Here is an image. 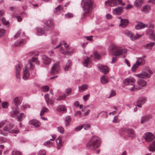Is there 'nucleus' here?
<instances>
[{"mask_svg": "<svg viewBox=\"0 0 155 155\" xmlns=\"http://www.w3.org/2000/svg\"><path fill=\"white\" fill-rule=\"evenodd\" d=\"M23 116V114L22 113H21L20 114V116L19 117L18 116L17 117V118L18 121H21L22 119Z\"/></svg>", "mask_w": 155, "mask_h": 155, "instance_id": "62", "label": "nucleus"}, {"mask_svg": "<svg viewBox=\"0 0 155 155\" xmlns=\"http://www.w3.org/2000/svg\"><path fill=\"white\" fill-rule=\"evenodd\" d=\"M147 100L146 97H142L138 99L137 101V106L138 107L141 108L142 105L145 104Z\"/></svg>", "mask_w": 155, "mask_h": 155, "instance_id": "12", "label": "nucleus"}, {"mask_svg": "<svg viewBox=\"0 0 155 155\" xmlns=\"http://www.w3.org/2000/svg\"><path fill=\"white\" fill-rule=\"evenodd\" d=\"M45 25L48 28L49 27H52L53 26V23L52 21L49 20L47 21L45 23Z\"/></svg>", "mask_w": 155, "mask_h": 155, "instance_id": "36", "label": "nucleus"}, {"mask_svg": "<svg viewBox=\"0 0 155 155\" xmlns=\"http://www.w3.org/2000/svg\"><path fill=\"white\" fill-rule=\"evenodd\" d=\"M94 55L95 58L97 59H99L100 58V55L96 51H94Z\"/></svg>", "mask_w": 155, "mask_h": 155, "instance_id": "56", "label": "nucleus"}, {"mask_svg": "<svg viewBox=\"0 0 155 155\" xmlns=\"http://www.w3.org/2000/svg\"><path fill=\"white\" fill-rule=\"evenodd\" d=\"M135 81V79L131 77L125 79L123 81V83L125 85H133V83Z\"/></svg>", "mask_w": 155, "mask_h": 155, "instance_id": "11", "label": "nucleus"}, {"mask_svg": "<svg viewBox=\"0 0 155 155\" xmlns=\"http://www.w3.org/2000/svg\"><path fill=\"white\" fill-rule=\"evenodd\" d=\"M110 48L112 52V54L114 56H119L123 53V49L114 45H112L110 46Z\"/></svg>", "mask_w": 155, "mask_h": 155, "instance_id": "3", "label": "nucleus"}, {"mask_svg": "<svg viewBox=\"0 0 155 155\" xmlns=\"http://www.w3.org/2000/svg\"><path fill=\"white\" fill-rule=\"evenodd\" d=\"M46 103L48 104H51V105H53L54 104V101L51 99H48L47 101H46Z\"/></svg>", "mask_w": 155, "mask_h": 155, "instance_id": "58", "label": "nucleus"}, {"mask_svg": "<svg viewBox=\"0 0 155 155\" xmlns=\"http://www.w3.org/2000/svg\"><path fill=\"white\" fill-rule=\"evenodd\" d=\"M14 102L15 106L17 107L21 103V102L19 99L18 97H16L14 100Z\"/></svg>", "mask_w": 155, "mask_h": 155, "instance_id": "39", "label": "nucleus"}, {"mask_svg": "<svg viewBox=\"0 0 155 155\" xmlns=\"http://www.w3.org/2000/svg\"><path fill=\"white\" fill-rule=\"evenodd\" d=\"M71 120V117L70 116H68L65 117L64 121L66 127H67L70 125Z\"/></svg>", "mask_w": 155, "mask_h": 155, "instance_id": "29", "label": "nucleus"}, {"mask_svg": "<svg viewBox=\"0 0 155 155\" xmlns=\"http://www.w3.org/2000/svg\"><path fill=\"white\" fill-rule=\"evenodd\" d=\"M62 10L61 6V5H58L57 7L55 8L54 9V12L56 14H58L60 13V11Z\"/></svg>", "mask_w": 155, "mask_h": 155, "instance_id": "34", "label": "nucleus"}, {"mask_svg": "<svg viewBox=\"0 0 155 155\" xmlns=\"http://www.w3.org/2000/svg\"><path fill=\"white\" fill-rule=\"evenodd\" d=\"M2 22L3 24L5 25H9V22L8 21H6L5 18L4 17H3L1 19Z\"/></svg>", "mask_w": 155, "mask_h": 155, "instance_id": "47", "label": "nucleus"}, {"mask_svg": "<svg viewBox=\"0 0 155 155\" xmlns=\"http://www.w3.org/2000/svg\"><path fill=\"white\" fill-rule=\"evenodd\" d=\"M101 140L97 136H93L89 140L86 145L87 148L92 150L98 148L101 146Z\"/></svg>", "mask_w": 155, "mask_h": 155, "instance_id": "1", "label": "nucleus"}, {"mask_svg": "<svg viewBox=\"0 0 155 155\" xmlns=\"http://www.w3.org/2000/svg\"><path fill=\"white\" fill-rule=\"evenodd\" d=\"M137 84L142 87H145L146 86L147 82L144 80L140 79L138 80L137 81Z\"/></svg>", "mask_w": 155, "mask_h": 155, "instance_id": "26", "label": "nucleus"}, {"mask_svg": "<svg viewBox=\"0 0 155 155\" xmlns=\"http://www.w3.org/2000/svg\"><path fill=\"white\" fill-rule=\"evenodd\" d=\"M90 97V94H89L85 95H84L83 97V98L84 101H86L89 99Z\"/></svg>", "mask_w": 155, "mask_h": 155, "instance_id": "54", "label": "nucleus"}, {"mask_svg": "<svg viewBox=\"0 0 155 155\" xmlns=\"http://www.w3.org/2000/svg\"><path fill=\"white\" fill-rule=\"evenodd\" d=\"M101 82L103 84H105L108 82V78L107 76H103L101 78Z\"/></svg>", "mask_w": 155, "mask_h": 155, "instance_id": "37", "label": "nucleus"}, {"mask_svg": "<svg viewBox=\"0 0 155 155\" xmlns=\"http://www.w3.org/2000/svg\"><path fill=\"white\" fill-rule=\"evenodd\" d=\"M2 105L3 108H7L8 106V104L7 101L2 102Z\"/></svg>", "mask_w": 155, "mask_h": 155, "instance_id": "51", "label": "nucleus"}, {"mask_svg": "<svg viewBox=\"0 0 155 155\" xmlns=\"http://www.w3.org/2000/svg\"><path fill=\"white\" fill-rule=\"evenodd\" d=\"M118 18L120 19V23L119 25V27L122 28H124L128 25L129 21L128 19H123L120 17H118Z\"/></svg>", "mask_w": 155, "mask_h": 155, "instance_id": "10", "label": "nucleus"}, {"mask_svg": "<svg viewBox=\"0 0 155 155\" xmlns=\"http://www.w3.org/2000/svg\"><path fill=\"white\" fill-rule=\"evenodd\" d=\"M26 40L24 39L18 40L15 42L14 45L16 46H21L25 44Z\"/></svg>", "mask_w": 155, "mask_h": 155, "instance_id": "24", "label": "nucleus"}, {"mask_svg": "<svg viewBox=\"0 0 155 155\" xmlns=\"http://www.w3.org/2000/svg\"><path fill=\"white\" fill-rule=\"evenodd\" d=\"M14 126L12 124H9L5 126L3 128V130L5 132H7L11 134H18L19 133V131L18 129H12L14 127Z\"/></svg>", "mask_w": 155, "mask_h": 155, "instance_id": "4", "label": "nucleus"}, {"mask_svg": "<svg viewBox=\"0 0 155 155\" xmlns=\"http://www.w3.org/2000/svg\"><path fill=\"white\" fill-rule=\"evenodd\" d=\"M57 110L59 112L65 113L67 111L66 106L63 105H60L57 107Z\"/></svg>", "mask_w": 155, "mask_h": 155, "instance_id": "21", "label": "nucleus"}, {"mask_svg": "<svg viewBox=\"0 0 155 155\" xmlns=\"http://www.w3.org/2000/svg\"><path fill=\"white\" fill-rule=\"evenodd\" d=\"M60 67L58 62H56L52 67L51 73L53 74H57L59 72Z\"/></svg>", "mask_w": 155, "mask_h": 155, "instance_id": "9", "label": "nucleus"}, {"mask_svg": "<svg viewBox=\"0 0 155 155\" xmlns=\"http://www.w3.org/2000/svg\"><path fill=\"white\" fill-rule=\"evenodd\" d=\"M123 8L118 7L114 9L113 10V13L114 15H121L123 12Z\"/></svg>", "mask_w": 155, "mask_h": 155, "instance_id": "16", "label": "nucleus"}, {"mask_svg": "<svg viewBox=\"0 0 155 155\" xmlns=\"http://www.w3.org/2000/svg\"><path fill=\"white\" fill-rule=\"evenodd\" d=\"M71 65V63L70 61H68L66 64L65 67L64 68L65 71H67Z\"/></svg>", "mask_w": 155, "mask_h": 155, "instance_id": "40", "label": "nucleus"}, {"mask_svg": "<svg viewBox=\"0 0 155 155\" xmlns=\"http://www.w3.org/2000/svg\"><path fill=\"white\" fill-rule=\"evenodd\" d=\"M5 30L4 28H1L0 29V37H1L5 34Z\"/></svg>", "mask_w": 155, "mask_h": 155, "instance_id": "55", "label": "nucleus"}, {"mask_svg": "<svg viewBox=\"0 0 155 155\" xmlns=\"http://www.w3.org/2000/svg\"><path fill=\"white\" fill-rule=\"evenodd\" d=\"M10 114L12 117L14 118H16L19 116L20 114L17 110H14L10 112Z\"/></svg>", "mask_w": 155, "mask_h": 155, "instance_id": "32", "label": "nucleus"}, {"mask_svg": "<svg viewBox=\"0 0 155 155\" xmlns=\"http://www.w3.org/2000/svg\"><path fill=\"white\" fill-rule=\"evenodd\" d=\"M66 98V96L65 95L59 96L57 98L56 100L58 101H60L64 100Z\"/></svg>", "mask_w": 155, "mask_h": 155, "instance_id": "49", "label": "nucleus"}, {"mask_svg": "<svg viewBox=\"0 0 155 155\" xmlns=\"http://www.w3.org/2000/svg\"><path fill=\"white\" fill-rule=\"evenodd\" d=\"M58 131L60 133L63 134L64 132V129L61 126H60L58 127Z\"/></svg>", "mask_w": 155, "mask_h": 155, "instance_id": "50", "label": "nucleus"}, {"mask_svg": "<svg viewBox=\"0 0 155 155\" xmlns=\"http://www.w3.org/2000/svg\"><path fill=\"white\" fill-rule=\"evenodd\" d=\"M140 65L139 64L136 62V63L134 64L131 67V70L132 72H135L136 71L137 69Z\"/></svg>", "mask_w": 155, "mask_h": 155, "instance_id": "41", "label": "nucleus"}, {"mask_svg": "<svg viewBox=\"0 0 155 155\" xmlns=\"http://www.w3.org/2000/svg\"><path fill=\"white\" fill-rule=\"evenodd\" d=\"M73 16V14L71 13H68L65 15V17L66 18H70Z\"/></svg>", "mask_w": 155, "mask_h": 155, "instance_id": "63", "label": "nucleus"}, {"mask_svg": "<svg viewBox=\"0 0 155 155\" xmlns=\"http://www.w3.org/2000/svg\"><path fill=\"white\" fill-rule=\"evenodd\" d=\"M22 68V66L21 64H17L15 66V77L18 81L20 80V72Z\"/></svg>", "mask_w": 155, "mask_h": 155, "instance_id": "7", "label": "nucleus"}, {"mask_svg": "<svg viewBox=\"0 0 155 155\" xmlns=\"http://www.w3.org/2000/svg\"><path fill=\"white\" fill-rule=\"evenodd\" d=\"M149 74L146 73L145 72H143L140 74H137L136 75V76L139 78L146 79L150 78L153 74L152 72L150 70L149 68L148 67L146 68Z\"/></svg>", "mask_w": 155, "mask_h": 155, "instance_id": "6", "label": "nucleus"}, {"mask_svg": "<svg viewBox=\"0 0 155 155\" xmlns=\"http://www.w3.org/2000/svg\"><path fill=\"white\" fill-rule=\"evenodd\" d=\"M118 3L122 6H124L125 4L123 3L121 0H108L105 2L106 5H108L110 7L117 6Z\"/></svg>", "mask_w": 155, "mask_h": 155, "instance_id": "5", "label": "nucleus"}, {"mask_svg": "<svg viewBox=\"0 0 155 155\" xmlns=\"http://www.w3.org/2000/svg\"><path fill=\"white\" fill-rule=\"evenodd\" d=\"M7 140L6 138L4 137H0V143L5 142Z\"/></svg>", "mask_w": 155, "mask_h": 155, "instance_id": "57", "label": "nucleus"}, {"mask_svg": "<svg viewBox=\"0 0 155 155\" xmlns=\"http://www.w3.org/2000/svg\"><path fill=\"white\" fill-rule=\"evenodd\" d=\"M148 26L147 24H145L143 23L140 22L138 23L135 27V28L137 30H139L147 27Z\"/></svg>", "mask_w": 155, "mask_h": 155, "instance_id": "23", "label": "nucleus"}, {"mask_svg": "<svg viewBox=\"0 0 155 155\" xmlns=\"http://www.w3.org/2000/svg\"><path fill=\"white\" fill-rule=\"evenodd\" d=\"M143 137L147 142H150L153 140L155 138L154 135L151 133H147L143 135Z\"/></svg>", "mask_w": 155, "mask_h": 155, "instance_id": "13", "label": "nucleus"}, {"mask_svg": "<svg viewBox=\"0 0 155 155\" xmlns=\"http://www.w3.org/2000/svg\"><path fill=\"white\" fill-rule=\"evenodd\" d=\"M83 126L82 125H80L77 127L75 129L76 131H79L80 130L83 128Z\"/></svg>", "mask_w": 155, "mask_h": 155, "instance_id": "60", "label": "nucleus"}, {"mask_svg": "<svg viewBox=\"0 0 155 155\" xmlns=\"http://www.w3.org/2000/svg\"><path fill=\"white\" fill-rule=\"evenodd\" d=\"M152 118L151 115H147L142 117L141 118L140 123L143 124L144 123L148 121L150 119Z\"/></svg>", "mask_w": 155, "mask_h": 155, "instance_id": "20", "label": "nucleus"}, {"mask_svg": "<svg viewBox=\"0 0 155 155\" xmlns=\"http://www.w3.org/2000/svg\"><path fill=\"white\" fill-rule=\"evenodd\" d=\"M43 91L45 92H48L49 90V87L48 85H45L41 87Z\"/></svg>", "mask_w": 155, "mask_h": 155, "instance_id": "52", "label": "nucleus"}, {"mask_svg": "<svg viewBox=\"0 0 155 155\" xmlns=\"http://www.w3.org/2000/svg\"><path fill=\"white\" fill-rule=\"evenodd\" d=\"M153 25H150L149 27L147 30V32L148 34L150 35L151 31V30H153Z\"/></svg>", "mask_w": 155, "mask_h": 155, "instance_id": "46", "label": "nucleus"}, {"mask_svg": "<svg viewBox=\"0 0 155 155\" xmlns=\"http://www.w3.org/2000/svg\"><path fill=\"white\" fill-rule=\"evenodd\" d=\"M153 30H151L150 35V38L152 40H153L155 41V34H153Z\"/></svg>", "mask_w": 155, "mask_h": 155, "instance_id": "44", "label": "nucleus"}, {"mask_svg": "<svg viewBox=\"0 0 155 155\" xmlns=\"http://www.w3.org/2000/svg\"><path fill=\"white\" fill-rule=\"evenodd\" d=\"M49 111V110L48 108L46 107H44L42 109V110L41 111L40 115L42 116L44 114V113L45 112H48Z\"/></svg>", "mask_w": 155, "mask_h": 155, "instance_id": "42", "label": "nucleus"}, {"mask_svg": "<svg viewBox=\"0 0 155 155\" xmlns=\"http://www.w3.org/2000/svg\"><path fill=\"white\" fill-rule=\"evenodd\" d=\"M56 143L58 144V149L59 150L60 149L61 147L62 146L61 141L60 140L58 139V138L56 140Z\"/></svg>", "mask_w": 155, "mask_h": 155, "instance_id": "45", "label": "nucleus"}, {"mask_svg": "<svg viewBox=\"0 0 155 155\" xmlns=\"http://www.w3.org/2000/svg\"><path fill=\"white\" fill-rule=\"evenodd\" d=\"M151 7L149 5H144L141 9V11L144 12L145 14L147 13L151 10Z\"/></svg>", "mask_w": 155, "mask_h": 155, "instance_id": "22", "label": "nucleus"}, {"mask_svg": "<svg viewBox=\"0 0 155 155\" xmlns=\"http://www.w3.org/2000/svg\"><path fill=\"white\" fill-rule=\"evenodd\" d=\"M29 124L34 126L35 127H37L39 126L38 124V122L36 120L34 119L30 120L29 121Z\"/></svg>", "mask_w": 155, "mask_h": 155, "instance_id": "31", "label": "nucleus"}, {"mask_svg": "<svg viewBox=\"0 0 155 155\" xmlns=\"http://www.w3.org/2000/svg\"><path fill=\"white\" fill-rule=\"evenodd\" d=\"M144 2V0H136L134 3L135 6L137 8H140Z\"/></svg>", "mask_w": 155, "mask_h": 155, "instance_id": "17", "label": "nucleus"}, {"mask_svg": "<svg viewBox=\"0 0 155 155\" xmlns=\"http://www.w3.org/2000/svg\"><path fill=\"white\" fill-rule=\"evenodd\" d=\"M37 60L38 58H33L32 60H30L29 61V63L30 65V69H32L34 68V66L33 64V63L36 61Z\"/></svg>", "mask_w": 155, "mask_h": 155, "instance_id": "30", "label": "nucleus"}, {"mask_svg": "<svg viewBox=\"0 0 155 155\" xmlns=\"http://www.w3.org/2000/svg\"><path fill=\"white\" fill-rule=\"evenodd\" d=\"M57 41V38L55 37H53L52 38V43L53 44H55Z\"/></svg>", "mask_w": 155, "mask_h": 155, "instance_id": "61", "label": "nucleus"}, {"mask_svg": "<svg viewBox=\"0 0 155 155\" xmlns=\"http://www.w3.org/2000/svg\"><path fill=\"white\" fill-rule=\"evenodd\" d=\"M84 61L83 62V65L86 67L90 68L92 66L91 60L90 58L84 56L83 58Z\"/></svg>", "mask_w": 155, "mask_h": 155, "instance_id": "8", "label": "nucleus"}, {"mask_svg": "<svg viewBox=\"0 0 155 155\" xmlns=\"http://www.w3.org/2000/svg\"><path fill=\"white\" fill-rule=\"evenodd\" d=\"M81 6L86 13H89L91 11L93 2L91 0H82Z\"/></svg>", "mask_w": 155, "mask_h": 155, "instance_id": "2", "label": "nucleus"}, {"mask_svg": "<svg viewBox=\"0 0 155 155\" xmlns=\"http://www.w3.org/2000/svg\"><path fill=\"white\" fill-rule=\"evenodd\" d=\"M88 86V85L86 84H84L81 86H79L78 88L79 92H81L86 90L87 89Z\"/></svg>", "mask_w": 155, "mask_h": 155, "instance_id": "28", "label": "nucleus"}, {"mask_svg": "<svg viewBox=\"0 0 155 155\" xmlns=\"http://www.w3.org/2000/svg\"><path fill=\"white\" fill-rule=\"evenodd\" d=\"M43 63L45 65L49 64L51 62V60L48 57L45 55H42L41 56Z\"/></svg>", "mask_w": 155, "mask_h": 155, "instance_id": "19", "label": "nucleus"}, {"mask_svg": "<svg viewBox=\"0 0 155 155\" xmlns=\"http://www.w3.org/2000/svg\"><path fill=\"white\" fill-rule=\"evenodd\" d=\"M46 153V151L44 149H42L39 151L38 155H45Z\"/></svg>", "mask_w": 155, "mask_h": 155, "instance_id": "53", "label": "nucleus"}, {"mask_svg": "<svg viewBox=\"0 0 155 155\" xmlns=\"http://www.w3.org/2000/svg\"><path fill=\"white\" fill-rule=\"evenodd\" d=\"M136 62L140 65L144 64L145 62V60L142 58L139 57L137 58Z\"/></svg>", "mask_w": 155, "mask_h": 155, "instance_id": "27", "label": "nucleus"}, {"mask_svg": "<svg viewBox=\"0 0 155 155\" xmlns=\"http://www.w3.org/2000/svg\"><path fill=\"white\" fill-rule=\"evenodd\" d=\"M143 35H139L138 33H136L134 36H133L132 40L134 41L135 40L137 39L140 38Z\"/></svg>", "mask_w": 155, "mask_h": 155, "instance_id": "43", "label": "nucleus"}, {"mask_svg": "<svg viewBox=\"0 0 155 155\" xmlns=\"http://www.w3.org/2000/svg\"><path fill=\"white\" fill-rule=\"evenodd\" d=\"M124 34L127 36L129 37L132 40L133 35V34L130 31H127L124 32Z\"/></svg>", "mask_w": 155, "mask_h": 155, "instance_id": "38", "label": "nucleus"}, {"mask_svg": "<svg viewBox=\"0 0 155 155\" xmlns=\"http://www.w3.org/2000/svg\"><path fill=\"white\" fill-rule=\"evenodd\" d=\"M125 131L128 137L131 139H133L135 136V134L134 130L131 129L127 128L125 129Z\"/></svg>", "mask_w": 155, "mask_h": 155, "instance_id": "14", "label": "nucleus"}, {"mask_svg": "<svg viewBox=\"0 0 155 155\" xmlns=\"http://www.w3.org/2000/svg\"><path fill=\"white\" fill-rule=\"evenodd\" d=\"M98 68L101 72L104 74L107 73L109 71L108 68L106 66L101 65L98 66Z\"/></svg>", "mask_w": 155, "mask_h": 155, "instance_id": "18", "label": "nucleus"}, {"mask_svg": "<svg viewBox=\"0 0 155 155\" xmlns=\"http://www.w3.org/2000/svg\"><path fill=\"white\" fill-rule=\"evenodd\" d=\"M115 95L116 93L115 91H111L109 96L108 97V98H109L111 97L114 96Z\"/></svg>", "mask_w": 155, "mask_h": 155, "instance_id": "64", "label": "nucleus"}, {"mask_svg": "<svg viewBox=\"0 0 155 155\" xmlns=\"http://www.w3.org/2000/svg\"><path fill=\"white\" fill-rule=\"evenodd\" d=\"M45 32V30L43 28H37V34L38 35H41L44 34Z\"/></svg>", "mask_w": 155, "mask_h": 155, "instance_id": "33", "label": "nucleus"}, {"mask_svg": "<svg viewBox=\"0 0 155 155\" xmlns=\"http://www.w3.org/2000/svg\"><path fill=\"white\" fill-rule=\"evenodd\" d=\"M23 78L25 80H27L29 78V69L24 67L23 69Z\"/></svg>", "mask_w": 155, "mask_h": 155, "instance_id": "15", "label": "nucleus"}, {"mask_svg": "<svg viewBox=\"0 0 155 155\" xmlns=\"http://www.w3.org/2000/svg\"><path fill=\"white\" fill-rule=\"evenodd\" d=\"M7 122V120H2L1 122H0V128L1 127H3L5 124Z\"/></svg>", "mask_w": 155, "mask_h": 155, "instance_id": "59", "label": "nucleus"}, {"mask_svg": "<svg viewBox=\"0 0 155 155\" xmlns=\"http://www.w3.org/2000/svg\"><path fill=\"white\" fill-rule=\"evenodd\" d=\"M21 152L16 150H14L12 152V155H21Z\"/></svg>", "mask_w": 155, "mask_h": 155, "instance_id": "48", "label": "nucleus"}, {"mask_svg": "<svg viewBox=\"0 0 155 155\" xmlns=\"http://www.w3.org/2000/svg\"><path fill=\"white\" fill-rule=\"evenodd\" d=\"M149 149L150 151L153 152L155 150V140L153 141L151 144L150 145L149 147Z\"/></svg>", "mask_w": 155, "mask_h": 155, "instance_id": "35", "label": "nucleus"}, {"mask_svg": "<svg viewBox=\"0 0 155 155\" xmlns=\"http://www.w3.org/2000/svg\"><path fill=\"white\" fill-rule=\"evenodd\" d=\"M155 45V42H150L144 46V48L151 50L153 48V46Z\"/></svg>", "mask_w": 155, "mask_h": 155, "instance_id": "25", "label": "nucleus"}]
</instances>
